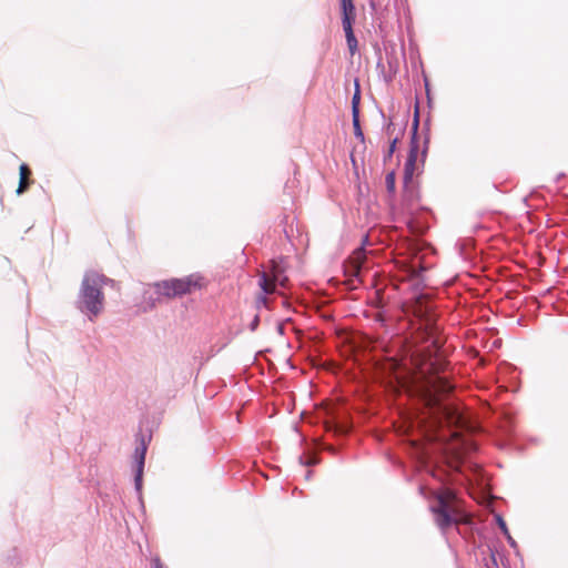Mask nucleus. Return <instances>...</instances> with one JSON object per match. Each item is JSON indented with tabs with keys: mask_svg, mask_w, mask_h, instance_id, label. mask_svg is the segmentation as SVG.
Returning <instances> with one entry per match:
<instances>
[{
	"mask_svg": "<svg viewBox=\"0 0 568 568\" xmlns=\"http://www.w3.org/2000/svg\"><path fill=\"white\" fill-rule=\"evenodd\" d=\"M106 278L95 272L87 273L80 292V310L92 321L103 310L104 297L101 292Z\"/></svg>",
	"mask_w": 568,
	"mask_h": 568,
	"instance_id": "1",
	"label": "nucleus"
},
{
	"mask_svg": "<svg viewBox=\"0 0 568 568\" xmlns=\"http://www.w3.org/2000/svg\"><path fill=\"white\" fill-rule=\"evenodd\" d=\"M436 498L438 505L432 507V511L435 515L436 525L442 530L463 520V515L455 504L456 495L453 490L444 488L436 494Z\"/></svg>",
	"mask_w": 568,
	"mask_h": 568,
	"instance_id": "2",
	"label": "nucleus"
},
{
	"mask_svg": "<svg viewBox=\"0 0 568 568\" xmlns=\"http://www.w3.org/2000/svg\"><path fill=\"white\" fill-rule=\"evenodd\" d=\"M417 122L415 123L414 134L410 141L409 152L404 165V190L413 193L415 190L414 176L422 172L425 161V151L419 150V141L416 134Z\"/></svg>",
	"mask_w": 568,
	"mask_h": 568,
	"instance_id": "3",
	"label": "nucleus"
},
{
	"mask_svg": "<svg viewBox=\"0 0 568 568\" xmlns=\"http://www.w3.org/2000/svg\"><path fill=\"white\" fill-rule=\"evenodd\" d=\"M287 281L280 265L272 261L270 270L263 272L261 275L260 286L265 294H272L274 292L283 294L281 288L286 287Z\"/></svg>",
	"mask_w": 568,
	"mask_h": 568,
	"instance_id": "4",
	"label": "nucleus"
},
{
	"mask_svg": "<svg viewBox=\"0 0 568 568\" xmlns=\"http://www.w3.org/2000/svg\"><path fill=\"white\" fill-rule=\"evenodd\" d=\"M192 281L191 278L185 280H170L163 281L161 283L155 284L156 293L163 296H176L189 293L191 290Z\"/></svg>",
	"mask_w": 568,
	"mask_h": 568,
	"instance_id": "5",
	"label": "nucleus"
},
{
	"mask_svg": "<svg viewBox=\"0 0 568 568\" xmlns=\"http://www.w3.org/2000/svg\"><path fill=\"white\" fill-rule=\"evenodd\" d=\"M365 258V251L363 248L355 250L348 261V272L354 276H358L364 266Z\"/></svg>",
	"mask_w": 568,
	"mask_h": 568,
	"instance_id": "6",
	"label": "nucleus"
},
{
	"mask_svg": "<svg viewBox=\"0 0 568 568\" xmlns=\"http://www.w3.org/2000/svg\"><path fill=\"white\" fill-rule=\"evenodd\" d=\"M342 11H343V19L342 23L345 26V23L348 21L351 24H353L355 20V7L353 4V0H346L341 1Z\"/></svg>",
	"mask_w": 568,
	"mask_h": 568,
	"instance_id": "7",
	"label": "nucleus"
},
{
	"mask_svg": "<svg viewBox=\"0 0 568 568\" xmlns=\"http://www.w3.org/2000/svg\"><path fill=\"white\" fill-rule=\"evenodd\" d=\"M343 29H344V32H345V37H346V41H347V45H348L349 52L353 55L356 52V50H357V40H356V38L354 36V32H353V24H351L347 21L345 23V26H343Z\"/></svg>",
	"mask_w": 568,
	"mask_h": 568,
	"instance_id": "8",
	"label": "nucleus"
},
{
	"mask_svg": "<svg viewBox=\"0 0 568 568\" xmlns=\"http://www.w3.org/2000/svg\"><path fill=\"white\" fill-rule=\"evenodd\" d=\"M144 456H145V447H143L141 450L136 449V458H138V470L135 476V484L136 487L140 488L141 480H142V471L144 466Z\"/></svg>",
	"mask_w": 568,
	"mask_h": 568,
	"instance_id": "9",
	"label": "nucleus"
},
{
	"mask_svg": "<svg viewBox=\"0 0 568 568\" xmlns=\"http://www.w3.org/2000/svg\"><path fill=\"white\" fill-rule=\"evenodd\" d=\"M30 170L29 168L26 165V164H22L20 166V183H19V187L17 190L18 194H21L26 191V189L28 187V179H29V175H30Z\"/></svg>",
	"mask_w": 568,
	"mask_h": 568,
	"instance_id": "10",
	"label": "nucleus"
},
{
	"mask_svg": "<svg viewBox=\"0 0 568 568\" xmlns=\"http://www.w3.org/2000/svg\"><path fill=\"white\" fill-rule=\"evenodd\" d=\"M414 445L416 447V457L418 458L422 465H426L429 459L430 448L428 447V445L425 444L419 445L414 443Z\"/></svg>",
	"mask_w": 568,
	"mask_h": 568,
	"instance_id": "11",
	"label": "nucleus"
},
{
	"mask_svg": "<svg viewBox=\"0 0 568 568\" xmlns=\"http://www.w3.org/2000/svg\"><path fill=\"white\" fill-rule=\"evenodd\" d=\"M359 100H361L359 88H358V83H356V91L352 98V116L353 118H356L357 114H359Z\"/></svg>",
	"mask_w": 568,
	"mask_h": 568,
	"instance_id": "12",
	"label": "nucleus"
},
{
	"mask_svg": "<svg viewBox=\"0 0 568 568\" xmlns=\"http://www.w3.org/2000/svg\"><path fill=\"white\" fill-rule=\"evenodd\" d=\"M395 182H396L395 172L394 171L388 172L385 178V183H386V187H387L388 192L392 193L395 191Z\"/></svg>",
	"mask_w": 568,
	"mask_h": 568,
	"instance_id": "13",
	"label": "nucleus"
},
{
	"mask_svg": "<svg viewBox=\"0 0 568 568\" xmlns=\"http://www.w3.org/2000/svg\"><path fill=\"white\" fill-rule=\"evenodd\" d=\"M353 126H354V134L357 139H359L361 141H364V134H363V131L361 129V124H359V114H357L356 118H353Z\"/></svg>",
	"mask_w": 568,
	"mask_h": 568,
	"instance_id": "14",
	"label": "nucleus"
},
{
	"mask_svg": "<svg viewBox=\"0 0 568 568\" xmlns=\"http://www.w3.org/2000/svg\"><path fill=\"white\" fill-rule=\"evenodd\" d=\"M424 437L428 444L440 439V436L436 433L435 429L424 430Z\"/></svg>",
	"mask_w": 568,
	"mask_h": 568,
	"instance_id": "15",
	"label": "nucleus"
},
{
	"mask_svg": "<svg viewBox=\"0 0 568 568\" xmlns=\"http://www.w3.org/2000/svg\"><path fill=\"white\" fill-rule=\"evenodd\" d=\"M396 143H397V139H394L389 145V149H388V152H387V156L390 158L393 155V153L395 152V149H396Z\"/></svg>",
	"mask_w": 568,
	"mask_h": 568,
	"instance_id": "16",
	"label": "nucleus"
},
{
	"mask_svg": "<svg viewBox=\"0 0 568 568\" xmlns=\"http://www.w3.org/2000/svg\"><path fill=\"white\" fill-rule=\"evenodd\" d=\"M430 325H432V320L430 318H426L425 323H420V327L425 326L426 329H430Z\"/></svg>",
	"mask_w": 568,
	"mask_h": 568,
	"instance_id": "17",
	"label": "nucleus"
},
{
	"mask_svg": "<svg viewBox=\"0 0 568 568\" xmlns=\"http://www.w3.org/2000/svg\"><path fill=\"white\" fill-rule=\"evenodd\" d=\"M154 568H164L163 565L161 564L160 559L154 560Z\"/></svg>",
	"mask_w": 568,
	"mask_h": 568,
	"instance_id": "18",
	"label": "nucleus"
},
{
	"mask_svg": "<svg viewBox=\"0 0 568 568\" xmlns=\"http://www.w3.org/2000/svg\"><path fill=\"white\" fill-rule=\"evenodd\" d=\"M452 388V385H449L448 383L446 384L445 386V389L444 390H449Z\"/></svg>",
	"mask_w": 568,
	"mask_h": 568,
	"instance_id": "19",
	"label": "nucleus"
},
{
	"mask_svg": "<svg viewBox=\"0 0 568 568\" xmlns=\"http://www.w3.org/2000/svg\"><path fill=\"white\" fill-rule=\"evenodd\" d=\"M262 302H263V304H265L266 303V298L262 297Z\"/></svg>",
	"mask_w": 568,
	"mask_h": 568,
	"instance_id": "20",
	"label": "nucleus"
}]
</instances>
